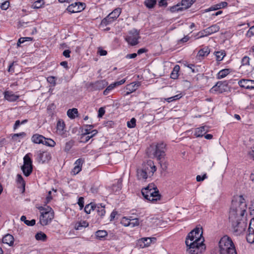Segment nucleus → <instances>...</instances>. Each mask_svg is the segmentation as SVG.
<instances>
[{
	"mask_svg": "<svg viewBox=\"0 0 254 254\" xmlns=\"http://www.w3.org/2000/svg\"><path fill=\"white\" fill-rule=\"evenodd\" d=\"M161 195L159 193V190H156V193H152L151 195L149 197H147L146 199L153 203L156 202L158 200H159L161 198Z\"/></svg>",
	"mask_w": 254,
	"mask_h": 254,
	"instance_id": "b1692460",
	"label": "nucleus"
},
{
	"mask_svg": "<svg viewBox=\"0 0 254 254\" xmlns=\"http://www.w3.org/2000/svg\"><path fill=\"white\" fill-rule=\"evenodd\" d=\"M30 153L27 154L23 158L24 164L21 167L23 174L26 177L29 176L32 172V161L29 156Z\"/></svg>",
	"mask_w": 254,
	"mask_h": 254,
	"instance_id": "6e6552de",
	"label": "nucleus"
},
{
	"mask_svg": "<svg viewBox=\"0 0 254 254\" xmlns=\"http://www.w3.org/2000/svg\"><path fill=\"white\" fill-rule=\"evenodd\" d=\"M78 205L79 206L80 209H82L84 207V198L83 197H80L78 198V201L77 202Z\"/></svg>",
	"mask_w": 254,
	"mask_h": 254,
	"instance_id": "052dcab7",
	"label": "nucleus"
},
{
	"mask_svg": "<svg viewBox=\"0 0 254 254\" xmlns=\"http://www.w3.org/2000/svg\"><path fill=\"white\" fill-rule=\"evenodd\" d=\"M73 144L74 141L71 140L66 142L64 148V151L65 152H68L71 149Z\"/></svg>",
	"mask_w": 254,
	"mask_h": 254,
	"instance_id": "a18cd8bd",
	"label": "nucleus"
},
{
	"mask_svg": "<svg viewBox=\"0 0 254 254\" xmlns=\"http://www.w3.org/2000/svg\"><path fill=\"white\" fill-rule=\"evenodd\" d=\"M44 4V1L43 0H38L33 3L32 7L34 9H38L42 7Z\"/></svg>",
	"mask_w": 254,
	"mask_h": 254,
	"instance_id": "4c0bfd02",
	"label": "nucleus"
},
{
	"mask_svg": "<svg viewBox=\"0 0 254 254\" xmlns=\"http://www.w3.org/2000/svg\"><path fill=\"white\" fill-rule=\"evenodd\" d=\"M244 199L240 196L239 200H233L229 212V219L232 222L234 232L238 235L242 234L247 227V224L237 219L238 215L243 216L246 211V204Z\"/></svg>",
	"mask_w": 254,
	"mask_h": 254,
	"instance_id": "f257e3e1",
	"label": "nucleus"
},
{
	"mask_svg": "<svg viewBox=\"0 0 254 254\" xmlns=\"http://www.w3.org/2000/svg\"><path fill=\"white\" fill-rule=\"evenodd\" d=\"M43 144L46 145L50 147H54L56 145V142L51 138H48L45 137V141Z\"/></svg>",
	"mask_w": 254,
	"mask_h": 254,
	"instance_id": "79ce46f5",
	"label": "nucleus"
},
{
	"mask_svg": "<svg viewBox=\"0 0 254 254\" xmlns=\"http://www.w3.org/2000/svg\"><path fill=\"white\" fill-rule=\"evenodd\" d=\"M250 59L247 56H245L242 59L241 63L242 65H247L250 64Z\"/></svg>",
	"mask_w": 254,
	"mask_h": 254,
	"instance_id": "6e6d98bb",
	"label": "nucleus"
},
{
	"mask_svg": "<svg viewBox=\"0 0 254 254\" xmlns=\"http://www.w3.org/2000/svg\"><path fill=\"white\" fill-rule=\"evenodd\" d=\"M208 131V127L207 126H202L195 129L194 135L197 137H202Z\"/></svg>",
	"mask_w": 254,
	"mask_h": 254,
	"instance_id": "f3484780",
	"label": "nucleus"
},
{
	"mask_svg": "<svg viewBox=\"0 0 254 254\" xmlns=\"http://www.w3.org/2000/svg\"><path fill=\"white\" fill-rule=\"evenodd\" d=\"M130 219H128L125 217H123L121 220V223L125 227L130 226Z\"/></svg>",
	"mask_w": 254,
	"mask_h": 254,
	"instance_id": "09e8293b",
	"label": "nucleus"
},
{
	"mask_svg": "<svg viewBox=\"0 0 254 254\" xmlns=\"http://www.w3.org/2000/svg\"><path fill=\"white\" fill-rule=\"evenodd\" d=\"M140 38L139 33L135 29L130 30L127 36L126 37V40L128 44L135 46L138 43V39Z\"/></svg>",
	"mask_w": 254,
	"mask_h": 254,
	"instance_id": "1a4fd4ad",
	"label": "nucleus"
},
{
	"mask_svg": "<svg viewBox=\"0 0 254 254\" xmlns=\"http://www.w3.org/2000/svg\"><path fill=\"white\" fill-rule=\"evenodd\" d=\"M230 72V69L225 68L221 70L217 74V78L221 79L226 77Z\"/></svg>",
	"mask_w": 254,
	"mask_h": 254,
	"instance_id": "c85d7f7f",
	"label": "nucleus"
},
{
	"mask_svg": "<svg viewBox=\"0 0 254 254\" xmlns=\"http://www.w3.org/2000/svg\"><path fill=\"white\" fill-rule=\"evenodd\" d=\"M210 49L208 47H205L201 49H200L198 53L197 56L199 57H203L205 56H207L210 53Z\"/></svg>",
	"mask_w": 254,
	"mask_h": 254,
	"instance_id": "cd10ccee",
	"label": "nucleus"
},
{
	"mask_svg": "<svg viewBox=\"0 0 254 254\" xmlns=\"http://www.w3.org/2000/svg\"><path fill=\"white\" fill-rule=\"evenodd\" d=\"M105 113V111L103 108L101 107V108H99V109L98 110V117L99 118L102 117L104 115Z\"/></svg>",
	"mask_w": 254,
	"mask_h": 254,
	"instance_id": "680f3d73",
	"label": "nucleus"
},
{
	"mask_svg": "<svg viewBox=\"0 0 254 254\" xmlns=\"http://www.w3.org/2000/svg\"><path fill=\"white\" fill-rule=\"evenodd\" d=\"M3 95L4 99L9 102H15L19 97V95L14 94L11 91H5Z\"/></svg>",
	"mask_w": 254,
	"mask_h": 254,
	"instance_id": "dca6fc26",
	"label": "nucleus"
},
{
	"mask_svg": "<svg viewBox=\"0 0 254 254\" xmlns=\"http://www.w3.org/2000/svg\"><path fill=\"white\" fill-rule=\"evenodd\" d=\"M65 127V124L64 122L61 121H59L57 125V130L59 131L60 133L63 132V130L64 129Z\"/></svg>",
	"mask_w": 254,
	"mask_h": 254,
	"instance_id": "a19ab883",
	"label": "nucleus"
},
{
	"mask_svg": "<svg viewBox=\"0 0 254 254\" xmlns=\"http://www.w3.org/2000/svg\"><path fill=\"white\" fill-rule=\"evenodd\" d=\"M206 178V174L203 175L202 177L200 175H197L196 178V180L197 182H200L203 181Z\"/></svg>",
	"mask_w": 254,
	"mask_h": 254,
	"instance_id": "e2e57ef3",
	"label": "nucleus"
},
{
	"mask_svg": "<svg viewBox=\"0 0 254 254\" xmlns=\"http://www.w3.org/2000/svg\"><path fill=\"white\" fill-rule=\"evenodd\" d=\"M31 140L33 142L36 144H43L45 141V137L39 134H33L31 137Z\"/></svg>",
	"mask_w": 254,
	"mask_h": 254,
	"instance_id": "aec40b11",
	"label": "nucleus"
},
{
	"mask_svg": "<svg viewBox=\"0 0 254 254\" xmlns=\"http://www.w3.org/2000/svg\"><path fill=\"white\" fill-rule=\"evenodd\" d=\"M125 81H126V79H123L119 81L115 82L113 83H114V85H115L116 87L117 86H118L119 85L123 84L125 82Z\"/></svg>",
	"mask_w": 254,
	"mask_h": 254,
	"instance_id": "0e129e2a",
	"label": "nucleus"
},
{
	"mask_svg": "<svg viewBox=\"0 0 254 254\" xmlns=\"http://www.w3.org/2000/svg\"><path fill=\"white\" fill-rule=\"evenodd\" d=\"M219 254H237L235 245L231 238L225 235L219 242Z\"/></svg>",
	"mask_w": 254,
	"mask_h": 254,
	"instance_id": "7ed1b4c3",
	"label": "nucleus"
},
{
	"mask_svg": "<svg viewBox=\"0 0 254 254\" xmlns=\"http://www.w3.org/2000/svg\"><path fill=\"white\" fill-rule=\"evenodd\" d=\"M84 162V160L82 158H79L75 162L74 167L71 171V173L73 175H75L81 171L82 165Z\"/></svg>",
	"mask_w": 254,
	"mask_h": 254,
	"instance_id": "2eb2a0df",
	"label": "nucleus"
},
{
	"mask_svg": "<svg viewBox=\"0 0 254 254\" xmlns=\"http://www.w3.org/2000/svg\"><path fill=\"white\" fill-rule=\"evenodd\" d=\"M166 144L163 142H160L155 145V150L153 153L154 157L160 162L164 160L166 156Z\"/></svg>",
	"mask_w": 254,
	"mask_h": 254,
	"instance_id": "423d86ee",
	"label": "nucleus"
},
{
	"mask_svg": "<svg viewBox=\"0 0 254 254\" xmlns=\"http://www.w3.org/2000/svg\"><path fill=\"white\" fill-rule=\"evenodd\" d=\"M107 85V81H106L105 80H101L91 83L90 87L93 90H100L106 87Z\"/></svg>",
	"mask_w": 254,
	"mask_h": 254,
	"instance_id": "ddd939ff",
	"label": "nucleus"
},
{
	"mask_svg": "<svg viewBox=\"0 0 254 254\" xmlns=\"http://www.w3.org/2000/svg\"><path fill=\"white\" fill-rule=\"evenodd\" d=\"M167 0H160L158 3L159 6H167Z\"/></svg>",
	"mask_w": 254,
	"mask_h": 254,
	"instance_id": "338daca9",
	"label": "nucleus"
},
{
	"mask_svg": "<svg viewBox=\"0 0 254 254\" xmlns=\"http://www.w3.org/2000/svg\"><path fill=\"white\" fill-rule=\"evenodd\" d=\"M38 209L41 211L40 216V224L42 226L47 225L54 218L53 213L51 211L52 208L50 207L45 208L42 206H40Z\"/></svg>",
	"mask_w": 254,
	"mask_h": 254,
	"instance_id": "39448f33",
	"label": "nucleus"
},
{
	"mask_svg": "<svg viewBox=\"0 0 254 254\" xmlns=\"http://www.w3.org/2000/svg\"><path fill=\"white\" fill-rule=\"evenodd\" d=\"M2 242L9 246H12L14 244V238L11 235L6 234L3 237Z\"/></svg>",
	"mask_w": 254,
	"mask_h": 254,
	"instance_id": "5701e85b",
	"label": "nucleus"
},
{
	"mask_svg": "<svg viewBox=\"0 0 254 254\" xmlns=\"http://www.w3.org/2000/svg\"><path fill=\"white\" fill-rule=\"evenodd\" d=\"M223 83H225V85L227 84L226 81H225L224 82H223L222 81L217 82L215 85L212 87V89L216 91H219L218 88H220L223 84Z\"/></svg>",
	"mask_w": 254,
	"mask_h": 254,
	"instance_id": "3c124183",
	"label": "nucleus"
},
{
	"mask_svg": "<svg viewBox=\"0 0 254 254\" xmlns=\"http://www.w3.org/2000/svg\"><path fill=\"white\" fill-rule=\"evenodd\" d=\"M122 12V9L120 7L116 8L112 12L109 13L105 18L101 21V26H107L113 23L120 16Z\"/></svg>",
	"mask_w": 254,
	"mask_h": 254,
	"instance_id": "0eeeda50",
	"label": "nucleus"
},
{
	"mask_svg": "<svg viewBox=\"0 0 254 254\" xmlns=\"http://www.w3.org/2000/svg\"><path fill=\"white\" fill-rule=\"evenodd\" d=\"M78 114L77 109L76 108H72L69 109L67 112V115L70 119H74L75 116Z\"/></svg>",
	"mask_w": 254,
	"mask_h": 254,
	"instance_id": "2f4dec72",
	"label": "nucleus"
},
{
	"mask_svg": "<svg viewBox=\"0 0 254 254\" xmlns=\"http://www.w3.org/2000/svg\"><path fill=\"white\" fill-rule=\"evenodd\" d=\"M195 1L196 0H182L181 5L183 10L190 7Z\"/></svg>",
	"mask_w": 254,
	"mask_h": 254,
	"instance_id": "a878e982",
	"label": "nucleus"
},
{
	"mask_svg": "<svg viewBox=\"0 0 254 254\" xmlns=\"http://www.w3.org/2000/svg\"><path fill=\"white\" fill-rule=\"evenodd\" d=\"M9 6V2L8 1H5L3 2L1 5L0 8L2 10H6Z\"/></svg>",
	"mask_w": 254,
	"mask_h": 254,
	"instance_id": "bf43d9fd",
	"label": "nucleus"
},
{
	"mask_svg": "<svg viewBox=\"0 0 254 254\" xmlns=\"http://www.w3.org/2000/svg\"><path fill=\"white\" fill-rule=\"evenodd\" d=\"M96 208V204L91 203L86 205L84 208V211L87 214H89L91 213V211L94 210Z\"/></svg>",
	"mask_w": 254,
	"mask_h": 254,
	"instance_id": "c9c22d12",
	"label": "nucleus"
},
{
	"mask_svg": "<svg viewBox=\"0 0 254 254\" xmlns=\"http://www.w3.org/2000/svg\"><path fill=\"white\" fill-rule=\"evenodd\" d=\"M180 70V66L178 65H176L172 71L170 77L172 79H177L179 76L178 72Z\"/></svg>",
	"mask_w": 254,
	"mask_h": 254,
	"instance_id": "c756f323",
	"label": "nucleus"
},
{
	"mask_svg": "<svg viewBox=\"0 0 254 254\" xmlns=\"http://www.w3.org/2000/svg\"><path fill=\"white\" fill-rule=\"evenodd\" d=\"M197 36H198V37L196 39L201 38L205 36H208V34H207V31L206 29H205L198 32L197 34Z\"/></svg>",
	"mask_w": 254,
	"mask_h": 254,
	"instance_id": "8fccbe9b",
	"label": "nucleus"
},
{
	"mask_svg": "<svg viewBox=\"0 0 254 254\" xmlns=\"http://www.w3.org/2000/svg\"><path fill=\"white\" fill-rule=\"evenodd\" d=\"M144 5L148 8H152L156 4V0H145Z\"/></svg>",
	"mask_w": 254,
	"mask_h": 254,
	"instance_id": "f704fd0d",
	"label": "nucleus"
},
{
	"mask_svg": "<svg viewBox=\"0 0 254 254\" xmlns=\"http://www.w3.org/2000/svg\"><path fill=\"white\" fill-rule=\"evenodd\" d=\"M170 10L172 12L183 10L181 5L179 4L171 7Z\"/></svg>",
	"mask_w": 254,
	"mask_h": 254,
	"instance_id": "de8ad7c7",
	"label": "nucleus"
},
{
	"mask_svg": "<svg viewBox=\"0 0 254 254\" xmlns=\"http://www.w3.org/2000/svg\"><path fill=\"white\" fill-rule=\"evenodd\" d=\"M122 180L119 179L117 181L116 184H114L112 187V190L115 192L119 191L122 188Z\"/></svg>",
	"mask_w": 254,
	"mask_h": 254,
	"instance_id": "e433bc0d",
	"label": "nucleus"
},
{
	"mask_svg": "<svg viewBox=\"0 0 254 254\" xmlns=\"http://www.w3.org/2000/svg\"><path fill=\"white\" fill-rule=\"evenodd\" d=\"M47 80L49 83L53 85V86H55L56 85V78L55 76H49L47 77Z\"/></svg>",
	"mask_w": 254,
	"mask_h": 254,
	"instance_id": "603ef678",
	"label": "nucleus"
},
{
	"mask_svg": "<svg viewBox=\"0 0 254 254\" xmlns=\"http://www.w3.org/2000/svg\"><path fill=\"white\" fill-rule=\"evenodd\" d=\"M17 182L23 188V190H25V183L23 180V177L20 174L17 175Z\"/></svg>",
	"mask_w": 254,
	"mask_h": 254,
	"instance_id": "c03bdc74",
	"label": "nucleus"
},
{
	"mask_svg": "<svg viewBox=\"0 0 254 254\" xmlns=\"http://www.w3.org/2000/svg\"><path fill=\"white\" fill-rule=\"evenodd\" d=\"M140 83L138 82H134L128 84L127 86V92L126 95H129V94L135 91L137 89Z\"/></svg>",
	"mask_w": 254,
	"mask_h": 254,
	"instance_id": "a211bd4d",
	"label": "nucleus"
},
{
	"mask_svg": "<svg viewBox=\"0 0 254 254\" xmlns=\"http://www.w3.org/2000/svg\"><path fill=\"white\" fill-rule=\"evenodd\" d=\"M20 220L21 221L24 222V223L27 225L30 226H34L36 223V221L34 219H32L31 221L27 220L26 216L24 215L21 217Z\"/></svg>",
	"mask_w": 254,
	"mask_h": 254,
	"instance_id": "72a5a7b5",
	"label": "nucleus"
},
{
	"mask_svg": "<svg viewBox=\"0 0 254 254\" xmlns=\"http://www.w3.org/2000/svg\"><path fill=\"white\" fill-rule=\"evenodd\" d=\"M182 97V94H179L176 95L174 96H172V97H171L169 98H165V100L167 102L170 103L171 102L176 101L177 100L180 99Z\"/></svg>",
	"mask_w": 254,
	"mask_h": 254,
	"instance_id": "37998d69",
	"label": "nucleus"
},
{
	"mask_svg": "<svg viewBox=\"0 0 254 254\" xmlns=\"http://www.w3.org/2000/svg\"><path fill=\"white\" fill-rule=\"evenodd\" d=\"M239 86L241 87L248 89H254V80L243 79L238 82Z\"/></svg>",
	"mask_w": 254,
	"mask_h": 254,
	"instance_id": "4468645a",
	"label": "nucleus"
},
{
	"mask_svg": "<svg viewBox=\"0 0 254 254\" xmlns=\"http://www.w3.org/2000/svg\"><path fill=\"white\" fill-rule=\"evenodd\" d=\"M95 210L97 211L98 215L101 217H103L105 214V205H103L102 204H96Z\"/></svg>",
	"mask_w": 254,
	"mask_h": 254,
	"instance_id": "393cba45",
	"label": "nucleus"
},
{
	"mask_svg": "<svg viewBox=\"0 0 254 254\" xmlns=\"http://www.w3.org/2000/svg\"><path fill=\"white\" fill-rule=\"evenodd\" d=\"M97 133V130L94 129L92 130L91 132L89 133V134H87L85 135L84 134V133H82V136L81 137V139H82L81 141L85 143L87 142L90 139L94 136Z\"/></svg>",
	"mask_w": 254,
	"mask_h": 254,
	"instance_id": "4be33fe9",
	"label": "nucleus"
},
{
	"mask_svg": "<svg viewBox=\"0 0 254 254\" xmlns=\"http://www.w3.org/2000/svg\"><path fill=\"white\" fill-rule=\"evenodd\" d=\"M149 188L150 186H147V187L141 190V193L145 199L151 195L152 193H156L157 189H152Z\"/></svg>",
	"mask_w": 254,
	"mask_h": 254,
	"instance_id": "412c9836",
	"label": "nucleus"
},
{
	"mask_svg": "<svg viewBox=\"0 0 254 254\" xmlns=\"http://www.w3.org/2000/svg\"><path fill=\"white\" fill-rule=\"evenodd\" d=\"M228 5V3L226 1H223L219 3L216 4V8L220 9L222 8L226 7Z\"/></svg>",
	"mask_w": 254,
	"mask_h": 254,
	"instance_id": "13d9d810",
	"label": "nucleus"
},
{
	"mask_svg": "<svg viewBox=\"0 0 254 254\" xmlns=\"http://www.w3.org/2000/svg\"><path fill=\"white\" fill-rule=\"evenodd\" d=\"M156 171V168L153 162L148 161L145 164L142 169H138L136 171V176L138 180L145 181L148 177L153 176Z\"/></svg>",
	"mask_w": 254,
	"mask_h": 254,
	"instance_id": "20e7f679",
	"label": "nucleus"
},
{
	"mask_svg": "<svg viewBox=\"0 0 254 254\" xmlns=\"http://www.w3.org/2000/svg\"><path fill=\"white\" fill-rule=\"evenodd\" d=\"M115 87L116 86L115 85H114V83L111 84L110 85L108 86L106 89L103 91V94L104 95H107L110 92V91Z\"/></svg>",
	"mask_w": 254,
	"mask_h": 254,
	"instance_id": "49530a36",
	"label": "nucleus"
},
{
	"mask_svg": "<svg viewBox=\"0 0 254 254\" xmlns=\"http://www.w3.org/2000/svg\"><path fill=\"white\" fill-rule=\"evenodd\" d=\"M136 120L135 118H132L129 121L127 122V127L129 128H133L135 126Z\"/></svg>",
	"mask_w": 254,
	"mask_h": 254,
	"instance_id": "864d4df0",
	"label": "nucleus"
},
{
	"mask_svg": "<svg viewBox=\"0 0 254 254\" xmlns=\"http://www.w3.org/2000/svg\"><path fill=\"white\" fill-rule=\"evenodd\" d=\"M206 29L207 31V34L210 35L213 33L218 32L220 29V27L217 24H214Z\"/></svg>",
	"mask_w": 254,
	"mask_h": 254,
	"instance_id": "bb28decb",
	"label": "nucleus"
},
{
	"mask_svg": "<svg viewBox=\"0 0 254 254\" xmlns=\"http://www.w3.org/2000/svg\"><path fill=\"white\" fill-rule=\"evenodd\" d=\"M139 225V220L138 218L130 219V226L131 227L138 226Z\"/></svg>",
	"mask_w": 254,
	"mask_h": 254,
	"instance_id": "5fc2aeb1",
	"label": "nucleus"
},
{
	"mask_svg": "<svg viewBox=\"0 0 254 254\" xmlns=\"http://www.w3.org/2000/svg\"><path fill=\"white\" fill-rule=\"evenodd\" d=\"M25 135H26V133L24 132H20L19 133H15V134H13L12 138H14L15 137H23L25 136Z\"/></svg>",
	"mask_w": 254,
	"mask_h": 254,
	"instance_id": "774afa93",
	"label": "nucleus"
},
{
	"mask_svg": "<svg viewBox=\"0 0 254 254\" xmlns=\"http://www.w3.org/2000/svg\"><path fill=\"white\" fill-rule=\"evenodd\" d=\"M14 62H12L9 64L8 71L9 72L13 73L14 71V68L13 67Z\"/></svg>",
	"mask_w": 254,
	"mask_h": 254,
	"instance_id": "69168bd1",
	"label": "nucleus"
},
{
	"mask_svg": "<svg viewBox=\"0 0 254 254\" xmlns=\"http://www.w3.org/2000/svg\"><path fill=\"white\" fill-rule=\"evenodd\" d=\"M85 8V3L75 2L68 5L66 8V10L70 13H76L83 10Z\"/></svg>",
	"mask_w": 254,
	"mask_h": 254,
	"instance_id": "9d476101",
	"label": "nucleus"
},
{
	"mask_svg": "<svg viewBox=\"0 0 254 254\" xmlns=\"http://www.w3.org/2000/svg\"><path fill=\"white\" fill-rule=\"evenodd\" d=\"M202 228H196L188 234L186 245L187 251L190 254H198L205 250L204 239L202 237Z\"/></svg>",
	"mask_w": 254,
	"mask_h": 254,
	"instance_id": "f03ea898",
	"label": "nucleus"
},
{
	"mask_svg": "<svg viewBox=\"0 0 254 254\" xmlns=\"http://www.w3.org/2000/svg\"><path fill=\"white\" fill-rule=\"evenodd\" d=\"M246 239L248 243L250 244L254 243V219L252 220L250 223Z\"/></svg>",
	"mask_w": 254,
	"mask_h": 254,
	"instance_id": "f8f14e48",
	"label": "nucleus"
},
{
	"mask_svg": "<svg viewBox=\"0 0 254 254\" xmlns=\"http://www.w3.org/2000/svg\"><path fill=\"white\" fill-rule=\"evenodd\" d=\"M93 126L92 125H86V128L84 129L83 131V133L84 134H89L90 132H91L92 130V129L93 128Z\"/></svg>",
	"mask_w": 254,
	"mask_h": 254,
	"instance_id": "4d7b16f0",
	"label": "nucleus"
},
{
	"mask_svg": "<svg viewBox=\"0 0 254 254\" xmlns=\"http://www.w3.org/2000/svg\"><path fill=\"white\" fill-rule=\"evenodd\" d=\"M153 240H155V238H142L138 241V244L139 246L144 248L145 247H148L151 243L152 241Z\"/></svg>",
	"mask_w": 254,
	"mask_h": 254,
	"instance_id": "6ab92c4d",
	"label": "nucleus"
},
{
	"mask_svg": "<svg viewBox=\"0 0 254 254\" xmlns=\"http://www.w3.org/2000/svg\"><path fill=\"white\" fill-rule=\"evenodd\" d=\"M217 61H221L225 56V53L224 51H218L214 53Z\"/></svg>",
	"mask_w": 254,
	"mask_h": 254,
	"instance_id": "58836bf2",
	"label": "nucleus"
},
{
	"mask_svg": "<svg viewBox=\"0 0 254 254\" xmlns=\"http://www.w3.org/2000/svg\"><path fill=\"white\" fill-rule=\"evenodd\" d=\"M88 225V223L85 221H83L77 223L75 226V228L76 230H81V228H85Z\"/></svg>",
	"mask_w": 254,
	"mask_h": 254,
	"instance_id": "ea45409f",
	"label": "nucleus"
},
{
	"mask_svg": "<svg viewBox=\"0 0 254 254\" xmlns=\"http://www.w3.org/2000/svg\"><path fill=\"white\" fill-rule=\"evenodd\" d=\"M96 236L97 238L101 240L106 237L108 235L107 232L105 230H98L96 232Z\"/></svg>",
	"mask_w": 254,
	"mask_h": 254,
	"instance_id": "473e14b6",
	"label": "nucleus"
},
{
	"mask_svg": "<svg viewBox=\"0 0 254 254\" xmlns=\"http://www.w3.org/2000/svg\"><path fill=\"white\" fill-rule=\"evenodd\" d=\"M36 160L39 163H44L51 159V154L47 151L39 150L36 152L35 155Z\"/></svg>",
	"mask_w": 254,
	"mask_h": 254,
	"instance_id": "9b49d317",
	"label": "nucleus"
},
{
	"mask_svg": "<svg viewBox=\"0 0 254 254\" xmlns=\"http://www.w3.org/2000/svg\"><path fill=\"white\" fill-rule=\"evenodd\" d=\"M47 238V235L42 232L37 233L35 235V239L38 241L45 242Z\"/></svg>",
	"mask_w": 254,
	"mask_h": 254,
	"instance_id": "7c9ffc66",
	"label": "nucleus"
}]
</instances>
